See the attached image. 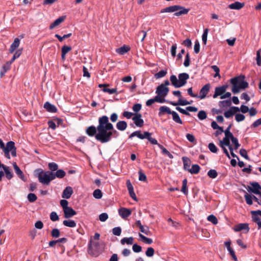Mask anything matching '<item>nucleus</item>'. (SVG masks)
<instances>
[{
	"mask_svg": "<svg viewBox=\"0 0 261 261\" xmlns=\"http://www.w3.org/2000/svg\"><path fill=\"white\" fill-rule=\"evenodd\" d=\"M86 133L89 137H94L97 141L102 144L109 142L112 138H117L119 136V133L109 122L108 117L105 115L99 118L97 127L94 125L88 127Z\"/></svg>",
	"mask_w": 261,
	"mask_h": 261,
	"instance_id": "obj_1",
	"label": "nucleus"
},
{
	"mask_svg": "<svg viewBox=\"0 0 261 261\" xmlns=\"http://www.w3.org/2000/svg\"><path fill=\"white\" fill-rule=\"evenodd\" d=\"M244 76H239L230 80L232 86L231 91L234 94L239 93L241 89H244L248 87V83L244 81Z\"/></svg>",
	"mask_w": 261,
	"mask_h": 261,
	"instance_id": "obj_2",
	"label": "nucleus"
},
{
	"mask_svg": "<svg viewBox=\"0 0 261 261\" xmlns=\"http://www.w3.org/2000/svg\"><path fill=\"white\" fill-rule=\"evenodd\" d=\"M189 11V9H187L183 6L180 5H173L161 9L160 13H164L175 12L173 14L174 16H179L182 15L187 14Z\"/></svg>",
	"mask_w": 261,
	"mask_h": 261,
	"instance_id": "obj_3",
	"label": "nucleus"
},
{
	"mask_svg": "<svg viewBox=\"0 0 261 261\" xmlns=\"http://www.w3.org/2000/svg\"><path fill=\"white\" fill-rule=\"evenodd\" d=\"M178 80L175 75L170 76V81L172 85L176 88L181 87L185 85L187 80L189 79V75L187 73H181L178 74Z\"/></svg>",
	"mask_w": 261,
	"mask_h": 261,
	"instance_id": "obj_4",
	"label": "nucleus"
},
{
	"mask_svg": "<svg viewBox=\"0 0 261 261\" xmlns=\"http://www.w3.org/2000/svg\"><path fill=\"white\" fill-rule=\"evenodd\" d=\"M35 177L38 178L40 182L43 184H49V171L44 172L42 169H37L35 170Z\"/></svg>",
	"mask_w": 261,
	"mask_h": 261,
	"instance_id": "obj_5",
	"label": "nucleus"
},
{
	"mask_svg": "<svg viewBox=\"0 0 261 261\" xmlns=\"http://www.w3.org/2000/svg\"><path fill=\"white\" fill-rule=\"evenodd\" d=\"M250 185L251 187L248 186L247 190L249 192H252L255 194L258 195L261 192V186L257 182H251Z\"/></svg>",
	"mask_w": 261,
	"mask_h": 261,
	"instance_id": "obj_6",
	"label": "nucleus"
},
{
	"mask_svg": "<svg viewBox=\"0 0 261 261\" xmlns=\"http://www.w3.org/2000/svg\"><path fill=\"white\" fill-rule=\"evenodd\" d=\"M65 175V172L62 169L57 170L56 172H50V181L54 180L56 178H62Z\"/></svg>",
	"mask_w": 261,
	"mask_h": 261,
	"instance_id": "obj_7",
	"label": "nucleus"
},
{
	"mask_svg": "<svg viewBox=\"0 0 261 261\" xmlns=\"http://www.w3.org/2000/svg\"><path fill=\"white\" fill-rule=\"evenodd\" d=\"M169 91V88L165 87L163 84H162L156 88L155 92L157 94L165 97L167 95Z\"/></svg>",
	"mask_w": 261,
	"mask_h": 261,
	"instance_id": "obj_8",
	"label": "nucleus"
},
{
	"mask_svg": "<svg viewBox=\"0 0 261 261\" xmlns=\"http://www.w3.org/2000/svg\"><path fill=\"white\" fill-rule=\"evenodd\" d=\"M49 124L50 128L55 130L57 127L62 125L63 119L57 117H53L51 120H50Z\"/></svg>",
	"mask_w": 261,
	"mask_h": 261,
	"instance_id": "obj_9",
	"label": "nucleus"
},
{
	"mask_svg": "<svg viewBox=\"0 0 261 261\" xmlns=\"http://www.w3.org/2000/svg\"><path fill=\"white\" fill-rule=\"evenodd\" d=\"M211 85L210 84H205L200 89L199 92V95H198L197 98H199L201 99H204L206 96V95L208 93L210 89Z\"/></svg>",
	"mask_w": 261,
	"mask_h": 261,
	"instance_id": "obj_10",
	"label": "nucleus"
},
{
	"mask_svg": "<svg viewBox=\"0 0 261 261\" xmlns=\"http://www.w3.org/2000/svg\"><path fill=\"white\" fill-rule=\"evenodd\" d=\"M227 88V85H223L220 87H217L215 90V93L213 95V98H216L218 96L223 95V94L226 92Z\"/></svg>",
	"mask_w": 261,
	"mask_h": 261,
	"instance_id": "obj_11",
	"label": "nucleus"
},
{
	"mask_svg": "<svg viewBox=\"0 0 261 261\" xmlns=\"http://www.w3.org/2000/svg\"><path fill=\"white\" fill-rule=\"evenodd\" d=\"M142 115L140 113H136L132 118L134 123L137 126L142 127L144 124V120L141 118Z\"/></svg>",
	"mask_w": 261,
	"mask_h": 261,
	"instance_id": "obj_12",
	"label": "nucleus"
},
{
	"mask_svg": "<svg viewBox=\"0 0 261 261\" xmlns=\"http://www.w3.org/2000/svg\"><path fill=\"white\" fill-rule=\"evenodd\" d=\"M132 214V211L128 208L121 207L119 210V214L124 219H126Z\"/></svg>",
	"mask_w": 261,
	"mask_h": 261,
	"instance_id": "obj_13",
	"label": "nucleus"
},
{
	"mask_svg": "<svg viewBox=\"0 0 261 261\" xmlns=\"http://www.w3.org/2000/svg\"><path fill=\"white\" fill-rule=\"evenodd\" d=\"M64 216L65 218L68 219L76 214V212L71 207H68L63 210Z\"/></svg>",
	"mask_w": 261,
	"mask_h": 261,
	"instance_id": "obj_14",
	"label": "nucleus"
},
{
	"mask_svg": "<svg viewBox=\"0 0 261 261\" xmlns=\"http://www.w3.org/2000/svg\"><path fill=\"white\" fill-rule=\"evenodd\" d=\"M73 193V190L71 187H67L63 191L62 197L63 198L69 199Z\"/></svg>",
	"mask_w": 261,
	"mask_h": 261,
	"instance_id": "obj_15",
	"label": "nucleus"
},
{
	"mask_svg": "<svg viewBox=\"0 0 261 261\" xmlns=\"http://www.w3.org/2000/svg\"><path fill=\"white\" fill-rule=\"evenodd\" d=\"M235 231H240L242 230H246L247 232L249 230V227L247 223H240L236 225L234 228Z\"/></svg>",
	"mask_w": 261,
	"mask_h": 261,
	"instance_id": "obj_16",
	"label": "nucleus"
},
{
	"mask_svg": "<svg viewBox=\"0 0 261 261\" xmlns=\"http://www.w3.org/2000/svg\"><path fill=\"white\" fill-rule=\"evenodd\" d=\"M20 44V40L18 38H15L14 42L10 46L9 51L10 53H13L17 48L18 47Z\"/></svg>",
	"mask_w": 261,
	"mask_h": 261,
	"instance_id": "obj_17",
	"label": "nucleus"
},
{
	"mask_svg": "<svg viewBox=\"0 0 261 261\" xmlns=\"http://www.w3.org/2000/svg\"><path fill=\"white\" fill-rule=\"evenodd\" d=\"M130 48L129 46L124 45L116 49V51L119 55H124L129 51Z\"/></svg>",
	"mask_w": 261,
	"mask_h": 261,
	"instance_id": "obj_18",
	"label": "nucleus"
},
{
	"mask_svg": "<svg viewBox=\"0 0 261 261\" xmlns=\"http://www.w3.org/2000/svg\"><path fill=\"white\" fill-rule=\"evenodd\" d=\"M245 4L244 3H240L239 2H236L234 3L231 4L228 6L229 8L233 10H240L242 9Z\"/></svg>",
	"mask_w": 261,
	"mask_h": 261,
	"instance_id": "obj_19",
	"label": "nucleus"
},
{
	"mask_svg": "<svg viewBox=\"0 0 261 261\" xmlns=\"http://www.w3.org/2000/svg\"><path fill=\"white\" fill-rule=\"evenodd\" d=\"M65 18V16H62L57 18L50 25V29H52L55 28L56 27L59 25L60 23H61L62 22L64 21Z\"/></svg>",
	"mask_w": 261,
	"mask_h": 261,
	"instance_id": "obj_20",
	"label": "nucleus"
},
{
	"mask_svg": "<svg viewBox=\"0 0 261 261\" xmlns=\"http://www.w3.org/2000/svg\"><path fill=\"white\" fill-rule=\"evenodd\" d=\"M14 169L17 176L22 180L25 181L24 176L22 171L20 170L16 163L13 164Z\"/></svg>",
	"mask_w": 261,
	"mask_h": 261,
	"instance_id": "obj_21",
	"label": "nucleus"
},
{
	"mask_svg": "<svg viewBox=\"0 0 261 261\" xmlns=\"http://www.w3.org/2000/svg\"><path fill=\"white\" fill-rule=\"evenodd\" d=\"M169 103H170V105L174 106H177L178 105L186 106V105L191 104V103L189 101H187V100H183L181 99V98L178 99V102H173V101H170V102H169Z\"/></svg>",
	"mask_w": 261,
	"mask_h": 261,
	"instance_id": "obj_22",
	"label": "nucleus"
},
{
	"mask_svg": "<svg viewBox=\"0 0 261 261\" xmlns=\"http://www.w3.org/2000/svg\"><path fill=\"white\" fill-rule=\"evenodd\" d=\"M172 111H171L169 108L166 106H162L159 108V115L161 116L165 113L168 114H171Z\"/></svg>",
	"mask_w": 261,
	"mask_h": 261,
	"instance_id": "obj_23",
	"label": "nucleus"
},
{
	"mask_svg": "<svg viewBox=\"0 0 261 261\" xmlns=\"http://www.w3.org/2000/svg\"><path fill=\"white\" fill-rule=\"evenodd\" d=\"M10 63H6L2 67L0 71V77H3L6 72L10 69Z\"/></svg>",
	"mask_w": 261,
	"mask_h": 261,
	"instance_id": "obj_24",
	"label": "nucleus"
},
{
	"mask_svg": "<svg viewBox=\"0 0 261 261\" xmlns=\"http://www.w3.org/2000/svg\"><path fill=\"white\" fill-rule=\"evenodd\" d=\"M99 87H103V89H102L103 91L105 92H107L109 93L110 94H112L114 93H115L117 92V89L116 88H113V89H109L107 88V85L106 84H99Z\"/></svg>",
	"mask_w": 261,
	"mask_h": 261,
	"instance_id": "obj_25",
	"label": "nucleus"
},
{
	"mask_svg": "<svg viewBox=\"0 0 261 261\" xmlns=\"http://www.w3.org/2000/svg\"><path fill=\"white\" fill-rule=\"evenodd\" d=\"M127 126V123L125 121H119L116 124V128L120 131L124 130Z\"/></svg>",
	"mask_w": 261,
	"mask_h": 261,
	"instance_id": "obj_26",
	"label": "nucleus"
},
{
	"mask_svg": "<svg viewBox=\"0 0 261 261\" xmlns=\"http://www.w3.org/2000/svg\"><path fill=\"white\" fill-rule=\"evenodd\" d=\"M137 136L138 138H139L140 139H145V132H144L143 134L141 133L140 131L137 130L135 131L133 133H132L129 136V138L131 139L133 137Z\"/></svg>",
	"mask_w": 261,
	"mask_h": 261,
	"instance_id": "obj_27",
	"label": "nucleus"
},
{
	"mask_svg": "<svg viewBox=\"0 0 261 261\" xmlns=\"http://www.w3.org/2000/svg\"><path fill=\"white\" fill-rule=\"evenodd\" d=\"M145 138L147 139L153 145H157L158 146V144H159L158 143V141L151 137V133L148 132H145Z\"/></svg>",
	"mask_w": 261,
	"mask_h": 261,
	"instance_id": "obj_28",
	"label": "nucleus"
},
{
	"mask_svg": "<svg viewBox=\"0 0 261 261\" xmlns=\"http://www.w3.org/2000/svg\"><path fill=\"white\" fill-rule=\"evenodd\" d=\"M183 163H184V168L185 170H187L189 171V170L190 169L191 166V161L187 157H182V158Z\"/></svg>",
	"mask_w": 261,
	"mask_h": 261,
	"instance_id": "obj_29",
	"label": "nucleus"
},
{
	"mask_svg": "<svg viewBox=\"0 0 261 261\" xmlns=\"http://www.w3.org/2000/svg\"><path fill=\"white\" fill-rule=\"evenodd\" d=\"M3 169L5 171L7 178L8 179H11L13 177V173L10 171L9 167L6 166H3Z\"/></svg>",
	"mask_w": 261,
	"mask_h": 261,
	"instance_id": "obj_30",
	"label": "nucleus"
},
{
	"mask_svg": "<svg viewBox=\"0 0 261 261\" xmlns=\"http://www.w3.org/2000/svg\"><path fill=\"white\" fill-rule=\"evenodd\" d=\"M71 50V47L69 46L64 45L61 49V56L63 60L65 59L66 54Z\"/></svg>",
	"mask_w": 261,
	"mask_h": 261,
	"instance_id": "obj_31",
	"label": "nucleus"
},
{
	"mask_svg": "<svg viewBox=\"0 0 261 261\" xmlns=\"http://www.w3.org/2000/svg\"><path fill=\"white\" fill-rule=\"evenodd\" d=\"M63 224L64 226L69 227H75L76 226V223L74 220H64Z\"/></svg>",
	"mask_w": 261,
	"mask_h": 261,
	"instance_id": "obj_32",
	"label": "nucleus"
},
{
	"mask_svg": "<svg viewBox=\"0 0 261 261\" xmlns=\"http://www.w3.org/2000/svg\"><path fill=\"white\" fill-rule=\"evenodd\" d=\"M200 166L197 164L193 165L192 168L189 170V172L191 174H197L200 171Z\"/></svg>",
	"mask_w": 261,
	"mask_h": 261,
	"instance_id": "obj_33",
	"label": "nucleus"
},
{
	"mask_svg": "<svg viewBox=\"0 0 261 261\" xmlns=\"http://www.w3.org/2000/svg\"><path fill=\"white\" fill-rule=\"evenodd\" d=\"M134 238L132 237L129 238H123L121 240V244L124 245L126 244L127 245H132L133 243Z\"/></svg>",
	"mask_w": 261,
	"mask_h": 261,
	"instance_id": "obj_34",
	"label": "nucleus"
},
{
	"mask_svg": "<svg viewBox=\"0 0 261 261\" xmlns=\"http://www.w3.org/2000/svg\"><path fill=\"white\" fill-rule=\"evenodd\" d=\"M158 147L162 150V153L164 154L167 155L170 159L173 158V155L163 145H162L161 144H158Z\"/></svg>",
	"mask_w": 261,
	"mask_h": 261,
	"instance_id": "obj_35",
	"label": "nucleus"
},
{
	"mask_svg": "<svg viewBox=\"0 0 261 261\" xmlns=\"http://www.w3.org/2000/svg\"><path fill=\"white\" fill-rule=\"evenodd\" d=\"M172 115L173 120L176 123L179 124H182V121L180 118L178 114L175 111H172L171 114Z\"/></svg>",
	"mask_w": 261,
	"mask_h": 261,
	"instance_id": "obj_36",
	"label": "nucleus"
},
{
	"mask_svg": "<svg viewBox=\"0 0 261 261\" xmlns=\"http://www.w3.org/2000/svg\"><path fill=\"white\" fill-rule=\"evenodd\" d=\"M67 241V239L65 238H60L55 241H50V247H53L57 243H65Z\"/></svg>",
	"mask_w": 261,
	"mask_h": 261,
	"instance_id": "obj_37",
	"label": "nucleus"
},
{
	"mask_svg": "<svg viewBox=\"0 0 261 261\" xmlns=\"http://www.w3.org/2000/svg\"><path fill=\"white\" fill-rule=\"evenodd\" d=\"M230 138H227L226 136L222 140L220 141V146H226L228 147H230V146H231L230 145Z\"/></svg>",
	"mask_w": 261,
	"mask_h": 261,
	"instance_id": "obj_38",
	"label": "nucleus"
},
{
	"mask_svg": "<svg viewBox=\"0 0 261 261\" xmlns=\"http://www.w3.org/2000/svg\"><path fill=\"white\" fill-rule=\"evenodd\" d=\"M139 236L141 239V240L145 244L149 245L152 244L153 242V241L151 239L147 238L141 233H139Z\"/></svg>",
	"mask_w": 261,
	"mask_h": 261,
	"instance_id": "obj_39",
	"label": "nucleus"
},
{
	"mask_svg": "<svg viewBox=\"0 0 261 261\" xmlns=\"http://www.w3.org/2000/svg\"><path fill=\"white\" fill-rule=\"evenodd\" d=\"M93 196L96 199H100L102 196V193L100 189H96L94 191Z\"/></svg>",
	"mask_w": 261,
	"mask_h": 261,
	"instance_id": "obj_40",
	"label": "nucleus"
},
{
	"mask_svg": "<svg viewBox=\"0 0 261 261\" xmlns=\"http://www.w3.org/2000/svg\"><path fill=\"white\" fill-rule=\"evenodd\" d=\"M154 100L155 102H158L160 103H163V102H168L169 103V101H167L165 99V97H163L161 96L160 95L157 94L154 98Z\"/></svg>",
	"mask_w": 261,
	"mask_h": 261,
	"instance_id": "obj_41",
	"label": "nucleus"
},
{
	"mask_svg": "<svg viewBox=\"0 0 261 261\" xmlns=\"http://www.w3.org/2000/svg\"><path fill=\"white\" fill-rule=\"evenodd\" d=\"M197 116L200 120H204L207 117L206 113L204 110H201L199 111Z\"/></svg>",
	"mask_w": 261,
	"mask_h": 261,
	"instance_id": "obj_42",
	"label": "nucleus"
},
{
	"mask_svg": "<svg viewBox=\"0 0 261 261\" xmlns=\"http://www.w3.org/2000/svg\"><path fill=\"white\" fill-rule=\"evenodd\" d=\"M181 191L185 194H187L188 193L187 179L186 178L184 179L182 181V186Z\"/></svg>",
	"mask_w": 261,
	"mask_h": 261,
	"instance_id": "obj_43",
	"label": "nucleus"
},
{
	"mask_svg": "<svg viewBox=\"0 0 261 261\" xmlns=\"http://www.w3.org/2000/svg\"><path fill=\"white\" fill-rule=\"evenodd\" d=\"M207 175L212 178H215L217 175L218 173L215 169H211L207 172Z\"/></svg>",
	"mask_w": 261,
	"mask_h": 261,
	"instance_id": "obj_44",
	"label": "nucleus"
},
{
	"mask_svg": "<svg viewBox=\"0 0 261 261\" xmlns=\"http://www.w3.org/2000/svg\"><path fill=\"white\" fill-rule=\"evenodd\" d=\"M232 125L230 124L227 128L223 132L225 134V136H226L227 138H231L233 137V135L230 132V129Z\"/></svg>",
	"mask_w": 261,
	"mask_h": 261,
	"instance_id": "obj_45",
	"label": "nucleus"
},
{
	"mask_svg": "<svg viewBox=\"0 0 261 261\" xmlns=\"http://www.w3.org/2000/svg\"><path fill=\"white\" fill-rule=\"evenodd\" d=\"M207 219L208 221L212 222L213 224H217L218 223V219L217 217L213 215L208 216Z\"/></svg>",
	"mask_w": 261,
	"mask_h": 261,
	"instance_id": "obj_46",
	"label": "nucleus"
},
{
	"mask_svg": "<svg viewBox=\"0 0 261 261\" xmlns=\"http://www.w3.org/2000/svg\"><path fill=\"white\" fill-rule=\"evenodd\" d=\"M244 197H245L246 203L248 205H250L252 204V203H253L252 200L253 199H252V195H249V194L246 193L244 195Z\"/></svg>",
	"mask_w": 261,
	"mask_h": 261,
	"instance_id": "obj_47",
	"label": "nucleus"
},
{
	"mask_svg": "<svg viewBox=\"0 0 261 261\" xmlns=\"http://www.w3.org/2000/svg\"><path fill=\"white\" fill-rule=\"evenodd\" d=\"M252 220L257 224L258 229L261 228V220L257 216L252 215Z\"/></svg>",
	"mask_w": 261,
	"mask_h": 261,
	"instance_id": "obj_48",
	"label": "nucleus"
},
{
	"mask_svg": "<svg viewBox=\"0 0 261 261\" xmlns=\"http://www.w3.org/2000/svg\"><path fill=\"white\" fill-rule=\"evenodd\" d=\"M167 74V71L164 70H160L159 72L156 73L154 75V77L156 79H160L165 76Z\"/></svg>",
	"mask_w": 261,
	"mask_h": 261,
	"instance_id": "obj_49",
	"label": "nucleus"
},
{
	"mask_svg": "<svg viewBox=\"0 0 261 261\" xmlns=\"http://www.w3.org/2000/svg\"><path fill=\"white\" fill-rule=\"evenodd\" d=\"M140 231L146 235H149L150 230L147 226L142 225L140 228Z\"/></svg>",
	"mask_w": 261,
	"mask_h": 261,
	"instance_id": "obj_50",
	"label": "nucleus"
},
{
	"mask_svg": "<svg viewBox=\"0 0 261 261\" xmlns=\"http://www.w3.org/2000/svg\"><path fill=\"white\" fill-rule=\"evenodd\" d=\"M146 32L144 31H141L138 33L137 37L138 38H140L141 42H143L146 37Z\"/></svg>",
	"mask_w": 261,
	"mask_h": 261,
	"instance_id": "obj_51",
	"label": "nucleus"
},
{
	"mask_svg": "<svg viewBox=\"0 0 261 261\" xmlns=\"http://www.w3.org/2000/svg\"><path fill=\"white\" fill-rule=\"evenodd\" d=\"M208 32V29H205L204 30L202 36V40L203 44L205 45L206 44Z\"/></svg>",
	"mask_w": 261,
	"mask_h": 261,
	"instance_id": "obj_52",
	"label": "nucleus"
},
{
	"mask_svg": "<svg viewBox=\"0 0 261 261\" xmlns=\"http://www.w3.org/2000/svg\"><path fill=\"white\" fill-rule=\"evenodd\" d=\"M154 253V250L152 247H148L145 252V254L148 257H152Z\"/></svg>",
	"mask_w": 261,
	"mask_h": 261,
	"instance_id": "obj_53",
	"label": "nucleus"
},
{
	"mask_svg": "<svg viewBox=\"0 0 261 261\" xmlns=\"http://www.w3.org/2000/svg\"><path fill=\"white\" fill-rule=\"evenodd\" d=\"M50 219L53 221H57L59 220V217L55 212H53L50 214Z\"/></svg>",
	"mask_w": 261,
	"mask_h": 261,
	"instance_id": "obj_54",
	"label": "nucleus"
},
{
	"mask_svg": "<svg viewBox=\"0 0 261 261\" xmlns=\"http://www.w3.org/2000/svg\"><path fill=\"white\" fill-rule=\"evenodd\" d=\"M261 49H259L256 52V64L258 66L261 65Z\"/></svg>",
	"mask_w": 261,
	"mask_h": 261,
	"instance_id": "obj_55",
	"label": "nucleus"
},
{
	"mask_svg": "<svg viewBox=\"0 0 261 261\" xmlns=\"http://www.w3.org/2000/svg\"><path fill=\"white\" fill-rule=\"evenodd\" d=\"M37 199V196L34 193H30L28 195V199L30 202H33L35 201Z\"/></svg>",
	"mask_w": 261,
	"mask_h": 261,
	"instance_id": "obj_56",
	"label": "nucleus"
},
{
	"mask_svg": "<svg viewBox=\"0 0 261 261\" xmlns=\"http://www.w3.org/2000/svg\"><path fill=\"white\" fill-rule=\"evenodd\" d=\"M5 147L10 151L15 148V143L13 141H9L7 143Z\"/></svg>",
	"mask_w": 261,
	"mask_h": 261,
	"instance_id": "obj_57",
	"label": "nucleus"
},
{
	"mask_svg": "<svg viewBox=\"0 0 261 261\" xmlns=\"http://www.w3.org/2000/svg\"><path fill=\"white\" fill-rule=\"evenodd\" d=\"M245 118V116L243 114L237 113L235 115L236 120L238 122L244 120Z\"/></svg>",
	"mask_w": 261,
	"mask_h": 261,
	"instance_id": "obj_58",
	"label": "nucleus"
},
{
	"mask_svg": "<svg viewBox=\"0 0 261 261\" xmlns=\"http://www.w3.org/2000/svg\"><path fill=\"white\" fill-rule=\"evenodd\" d=\"M51 234L54 238H58L60 234V230L58 228H54L51 230Z\"/></svg>",
	"mask_w": 261,
	"mask_h": 261,
	"instance_id": "obj_59",
	"label": "nucleus"
},
{
	"mask_svg": "<svg viewBox=\"0 0 261 261\" xmlns=\"http://www.w3.org/2000/svg\"><path fill=\"white\" fill-rule=\"evenodd\" d=\"M112 232L113 234L119 236L121 234V228L120 227H116L113 228L112 229Z\"/></svg>",
	"mask_w": 261,
	"mask_h": 261,
	"instance_id": "obj_60",
	"label": "nucleus"
},
{
	"mask_svg": "<svg viewBox=\"0 0 261 261\" xmlns=\"http://www.w3.org/2000/svg\"><path fill=\"white\" fill-rule=\"evenodd\" d=\"M208 147L211 152L213 153H216L217 152L218 149L213 143H209Z\"/></svg>",
	"mask_w": 261,
	"mask_h": 261,
	"instance_id": "obj_61",
	"label": "nucleus"
},
{
	"mask_svg": "<svg viewBox=\"0 0 261 261\" xmlns=\"http://www.w3.org/2000/svg\"><path fill=\"white\" fill-rule=\"evenodd\" d=\"M230 139L232 141V143L234 145V149H237L240 146V144L239 143L238 139L233 136L231 137Z\"/></svg>",
	"mask_w": 261,
	"mask_h": 261,
	"instance_id": "obj_62",
	"label": "nucleus"
},
{
	"mask_svg": "<svg viewBox=\"0 0 261 261\" xmlns=\"http://www.w3.org/2000/svg\"><path fill=\"white\" fill-rule=\"evenodd\" d=\"M139 179L140 181H145L147 180L146 175L142 171V170L139 171Z\"/></svg>",
	"mask_w": 261,
	"mask_h": 261,
	"instance_id": "obj_63",
	"label": "nucleus"
},
{
	"mask_svg": "<svg viewBox=\"0 0 261 261\" xmlns=\"http://www.w3.org/2000/svg\"><path fill=\"white\" fill-rule=\"evenodd\" d=\"M132 249L133 251L136 253H139L142 251L141 246L138 245L137 244H135L133 245Z\"/></svg>",
	"mask_w": 261,
	"mask_h": 261,
	"instance_id": "obj_64",
	"label": "nucleus"
}]
</instances>
